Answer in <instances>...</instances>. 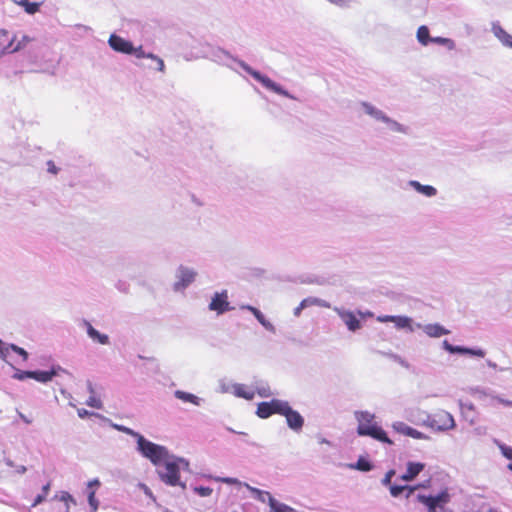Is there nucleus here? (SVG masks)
Listing matches in <instances>:
<instances>
[{
    "mask_svg": "<svg viewBox=\"0 0 512 512\" xmlns=\"http://www.w3.org/2000/svg\"><path fill=\"white\" fill-rule=\"evenodd\" d=\"M358 427L357 433L360 436H369L377 441L386 443L389 445L393 444V441L387 436L386 432L378 426L374 421V416L367 413L361 412L358 416Z\"/></svg>",
    "mask_w": 512,
    "mask_h": 512,
    "instance_id": "f257e3e1",
    "label": "nucleus"
},
{
    "mask_svg": "<svg viewBox=\"0 0 512 512\" xmlns=\"http://www.w3.org/2000/svg\"><path fill=\"white\" fill-rule=\"evenodd\" d=\"M137 445L141 454L156 466L161 465L163 460L169 455L164 446L148 441L143 436H139Z\"/></svg>",
    "mask_w": 512,
    "mask_h": 512,
    "instance_id": "f03ea898",
    "label": "nucleus"
},
{
    "mask_svg": "<svg viewBox=\"0 0 512 512\" xmlns=\"http://www.w3.org/2000/svg\"><path fill=\"white\" fill-rule=\"evenodd\" d=\"M180 463L188 465L183 459L168 455L162 462V464H164V470L159 471L161 480L170 486L178 485L180 480Z\"/></svg>",
    "mask_w": 512,
    "mask_h": 512,
    "instance_id": "7ed1b4c3",
    "label": "nucleus"
},
{
    "mask_svg": "<svg viewBox=\"0 0 512 512\" xmlns=\"http://www.w3.org/2000/svg\"><path fill=\"white\" fill-rule=\"evenodd\" d=\"M30 42L28 36H23L16 42V36L11 35L7 30L0 29V54L14 53L24 48Z\"/></svg>",
    "mask_w": 512,
    "mask_h": 512,
    "instance_id": "20e7f679",
    "label": "nucleus"
},
{
    "mask_svg": "<svg viewBox=\"0 0 512 512\" xmlns=\"http://www.w3.org/2000/svg\"><path fill=\"white\" fill-rule=\"evenodd\" d=\"M428 425L437 430H449L455 427L453 416L444 410H440L428 417Z\"/></svg>",
    "mask_w": 512,
    "mask_h": 512,
    "instance_id": "39448f33",
    "label": "nucleus"
},
{
    "mask_svg": "<svg viewBox=\"0 0 512 512\" xmlns=\"http://www.w3.org/2000/svg\"><path fill=\"white\" fill-rule=\"evenodd\" d=\"M287 401L272 399L269 402H261L257 406L256 414L262 419H266L273 414H282Z\"/></svg>",
    "mask_w": 512,
    "mask_h": 512,
    "instance_id": "423d86ee",
    "label": "nucleus"
},
{
    "mask_svg": "<svg viewBox=\"0 0 512 512\" xmlns=\"http://www.w3.org/2000/svg\"><path fill=\"white\" fill-rule=\"evenodd\" d=\"M417 500L428 508V512H436L438 507L442 508L450 501V495L444 490L436 496L418 495Z\"/></svg>",
    "mask_w": 512,
    "mask_h": 512,
    "instance_id": "0eeeda50",
    "label": "nucleus"
},
{
    "mask_svg": "<svg viewBox=\"0 0 512 512\" xmlns=\"http://www.w3.org/2000/svg\"><path fill=\"white\" fill-rule=\"evenodd\" d=\"M242 67L258 82H260L265 88L286 97H290L289 93L284 90L281 86L272 81L269 77L262 75L258 71L253 70L247 65H242Z\"/></svg>",
    "mask_w": 512,
    "mask_h": 512,
    "instance_id": "6e6552de",
    "label": "nucleus"
},
{
    "mask_svg": "<svg viewBox=\"0 0 512 512\" xmlns=\"http://www.w3.org/2000/svg\"><path fill=\"white\" fill-rule=\"evenodd\" d=\"M281 415L285 416L287 424L291 429L295 431H299L302 429L304 424L303 417L300 415L299 412L293 410L288 402H286V405Z\"/></svg>",
    "mask_w": 512,
    "mask_h": 512,
    "instance_id": "1a4fd4ad",
    "label": "nucleus"
},
{
    "mask_svg": "<svg viewBox=\"0 0 512 512\" xmlns=\"http://www.w3.org/2000/svg\"><path fill=\"white\" fill-rule=\"evenodd\" d=\"M209 309L212 311H216L217 314H223L226 311L232 310L233 308L230 306L228 302L227 291L215 293L209 304Z\"/></svg>",
    "mask_w": 512,
    "mask_h": 512,
    "instance_id": "9d476101",
    "label": "nucleus"
},
{
    "mask_svg": "<svg viewBox=\"0 0 512 512\" xmlns=\"http://www.w3.org/2000/svg\"><path fill=\"white\" fill-rule=\"evenodd\" d=\"M108 42L110 47L117 52L124 54L133 53V44L118 35L112 34Z\"/></svg>",
    "mask_w": 512,
    "mask_h": 512,
    "instance_id": "9b49d317",
    "label": "nucleus"
},
{
    "mask_svg": "<svg viewBox=\"0 0 512 512\" xmlns=\"http://www.w3.org/2000/svg\"><path fill=\"white\" fill-rule=\"evenodd\" d=\"M392 428L405 436H409L414 439H426L427 437L420 431L408 426L406 423L398 421L394 422Z\"/></svg>",
    "mask_w": 512,
    "mask_h": 512,
    "instance_id": "f8f14e48",
    "label": "nucleus"
},
{
    "mask_svg": "<svg viewBox=\"0 0 512 512\" xmlns=\"http://www.w3.org/2000/svg\"><path fill=\"white\" fill-rule=\"evenodd\" d=\"M425 465L420 462H408L406 472L401 476V479L408 482L412 481L424 469Z\"/></svg>",
    "mask_w": 512,
    "mask_h": 512,
    "instance_id": "ddd939ff",
    "label": "nucleus"
},
{
    "mask_svg": "<svg viewBox=\"0 0 512 512\" xmlns=\"http://www.w3.org/2000/svg\"><path fill=\"white\" fill-rule=\"evenodd\" d=\"M443 345H444V348L447 351H449L450 353H461V354L467 353V354L475 355L478 357H484V355H485L484 351L481 349L473 350V349L464 348V347H460V346H453L447 340H445L443 342Z\"/></svg>",
    "mask_w": 512,
    "mask_h": 512,
    "instance_id": "4468645a",
    "label": "nucleus"
},
{
    "mask_svg": "<svg viewBox=\"0 0 512 512\" xmlns=\"http://www.w3.org/2000/svg\"><path fill=\"white\" fill-rule=\"evenodd\" d=\"M268 497L270 512H297L294 508L277 501L269 492H265Z\"/></svg>",
    "mask_w": 512,
    "mask_h": 512,
    "instance_id": "2eb2a0df",
    "label": "nucleus"
},
{
    "mask_svg": "<svg viewBox=\"0 0 512 512\" xmlns=\"http://www.w3.org/2000/svg\"><path fill=\"white\" fill-rule=\"evenodd\" d=\"M492 31L494 35L503 43V45L512 48V36L506 32L499 24H493Z\"/></svg>",
    "mask_w": 512,
    "mask_h": 512,
    "instance_id": "dca6fc26",
    "label": "nucleus"
},
{
    "mask_svg": "<svg viewBox=\"0 0 512 512\" xmlns=\"http://www.w3.org/2000/svg\"><path fill=\"white\" fill-rule=\"evenodd\" d=\"M340 317L350 331H356L361 327L358 318L350 311L340 313Z\"/></svg>",
    "mask_w": 512,
    "mask_h": 512,
    "instance_id": "f3484780",
    "label": "nucleus"
},
{
    "mask_svg": "<svg viewBox=\"0 0 512 512\" xmlns=\"http://www.w3.org/2000/svg\"><path fill=\"white\" fill-rule=\"evenodd\" d=\"M196 273L188 268H180L179 270V282L177 286L186 287L192 283L195 279Z\"/></svg>",
    "mask_w": 512,
    "mask_h": 512,
    "instance_id": "a211bd4d",
    "label": "nucleus"
},
{
    "mask_svg": "<svg viewBox=\"0 0 512 512\" xmlns=\"http://www.w3.org/2000/svg\"><path fill=\"white\" fill-rule=\"evenodd\" d=\"M137 58H144V57H148V58H151L152 60H154L156 63H157V69L159 71H164V62L161 58L153 55V54H145V52L143 51L142 47H138V48H134L133 47V53Z\"/></svg>",
    "mask_w": 512,
    "mask_h": 512,
    "instance_id": "6ab92c4d",
    "label": "nucleus"
},
{
    "mask_svg": "<svg viewBox=\"0 0 512 512\" xmlns=\"http://www.w3.org/2000/svg\"><path fill=\"white\" fill-rule=\"evenodd\" d=\"M234 394L237 397L244 398L246 400H252L255 396V392L244 384L234 385Z\"/></svg>",
    "mask_w": 512,
    "mask_h": 512,
    "instance_id": "aec40b11",
    "label": "nucleus"
},
{
    "mask_svg": "<svg viewBox=\"0 0 512 512\" xmlns=\"http://www.w3.org/2000/svg\"><path fill=\"white\" fill-rule=\"evenodd\" d=\"M424 332L430 337H440L447 335L449 331L439 324H428L424 327Z\"/></svg>",
    "mask_w": 512,
    "mask_h": 512,
    "instance_id": "412c9836",
    "label": "nucleus"
},
{
    "mask_svg": "<svg viewBox=\"0 0 512 512\" xmlns=\"http://www.w3.org/2000/svg\"><path fill=\"white\" fill-rule=\"evenodd\" d=\"M417 489V486L409 487V486H399V485H390V493L393 497L400 496L403 492L406 493V498H409L414 491Z\"/></svg>",
    "mask_w": 512,
    "mask_h": 512,
    "instance_id": "4be33fe9",
    "label": "nucleus"
},
{
    "mask_svg": "<svg viewBox=\"0 0 512 512\" xmlns=\"http://www.w3.org/2000/svg\"><path fill=\"white\" fill-rule=\"evenodd\" d=\"M54 376V371H31V378L41 383L51 381Z\"/></svg>",
    "mask_w": 512,
    "mask_h": 512,
    "instance_id": "5701e85b",
    "label": "nucleus"
},
{
    "mask_svg": "<svg viewBox=\"0 0 512 512\" xmlns=\"http://www.w3.org/2000/svg\"><path fill=\"white\" fill-rule=\"evenodd\" d=\"M87 332L89 336L93 339L98 341L100 344H107L109 341V338L105 334H100L96 329H94L90 324L88 325Z\"/></svg>",
    "mask_w": 512,
    "mask_h": 512,
    "instance_id": "b1692460",
    "label": "nucleus"
},
{
    "mask_svg": "<svg viewBox=\"0 0 512 512\" xmlns=\"http://www.w3.org/2000/svg\"><path fill=\"white\" fill-rule=\"evenodd\" d=\"M417 39L423 45H427L429 43V41H431V38L429 35V29L427 26L422 25L418 28Z\"/></svg>",
    "mask_w": 512,
    "mask_h": 512,
    "instance_id": "393cba45",
    "label": "nucleus"
},
{
    "mask_svg": "<svg viewBox=\"0 0 512 512\" xmlns=\"http://www.w3.org/2000/svg\"><path fill=\"white\" fill-rule=\"evenodd\" d=\"M242 308L247 309L253 313V315L256 317V319L266 328L270 327L271 324L265 319L264 315L261 313L260 310L257 308L247 305L243 306Z\"/></svg>",
    "mask_w": 512,
    "mask_h": 512,
    "instance_id": "a878e982",
    "label": "nucleus"
},
{
    "mask_svg": "<svg viewBox=\"0 0 512 512\" xmlns=\"http://www.w3.org/2000/svg\"><path fill=\"white\" fill-rule=\"evenodd\" d=\"M412 185L424 195L431 197L436 195V189L430 185H421L419 182H412Z\"/></svg>",
    "mask_w": 512,
    "mask_h": 512,
    "instance_id": "bb28decb",
    "label": "nucleus"
},
{
    "mask_svg": "<svg viewBox=\"0 0 512 512\" xmlns=\"http://www.w3.org/2000/svg\"><path fill=\"white\" fill-rule=\"evenodd\" d=\"M393 323L399 329L408 328L412 330L411 319L406 316H394Z\"/></svg>",
    "mask_w": 512,
    "mask_h": 512,
    "instance_id": "cd10ccee",
    "label": "nucleus"
},
{
    "mask_svg": "<svg viewBox=\"0 0 512 512\" xmlns=\"http://www.w3.org/2000/svg\"><path fill=\"white\" fill-rule=\"evenodd\" d=\"M175 396L178 398V399H181L185 402H190V403H193V404H198V398L197 396L191 394V393H187V392H184V391H180V390H177L175 392Z\"/></svg>",
    "mask_w": 512,
    "mask_h": 512,
    "instance_id": "c85d7f7f",
    "label": "nucleus"
},
{
    "mask_svg": "<svg viewBox=\"0 0 512 512\" xmlns=\"http://www.w3.org/2000/svg\"><path fill=\"white\" fill-rule=\"evenodd\" d=\"M20 4L24 7L25 11L28 14L36 13L39 10V7H40L39 3L29 2L28 0H23V1H21Z\"/></svg>",
    "mask_w": 512,
    "mask_h": 512,
    "instance_id": "c756f323",
    "label": "nucleus"
},
{
    "mask_svg": "<svg viewBox=\"0 0 512 512\" xmlns=\"http://www.w3.org/2000/svg\"><path fill=\"white\" fill-rule=\"evenodd\" d=\"M9 347V351H13L15 353H17L19 356L22 357L23 361H27L28 359V353L21 347L17 346V345H14V344H10L8 345Z\"/></svg>",
    "mask_w": 512,
    "mask_h": 512,
    "instance_id": "7c9ffc66",
    "label": "nucleus"
},
{
    "mask_svg": "<svg viewBox=\"0 0 512 512\" xmlns=\"http://www.w3.org/2000/svg\"><path fill=\"white\" fill-rule=\"evenodd\" d=\"M356 468L360 471H370L372 469V465L368 461L360 458L357 461Z\"/></svg>",
    "mask_w": 512,
    "mask_h": 512,
    "instance_id": "2f4dec72",
    "label": "nucleus"
},
{
    "mask_svg": "<svg viewBox=\"0 0 512 512\" xmlns=\"http://www.w3.org/2000/svg\"><path fill=\"white\" fill-rule=\"evenodd\" d=\"M88 502L92 508V511L95 512L98 509V500L95 498V491H91L88 495Z\"/></svg>",
    "mask_w": 512,
    "mask_h": 512,
    "instance_id": "473e14b6",
    "label": "nucleus"
},
{
    "mask_svg": "<svg viewBox=\"0 0 512 512\" xmlns=\"http://www.w3.org/2000/svg\"><path fill=\"white\" fill-rule=\"evenodd\" d=\"M0 357L4 361H7L8 357H9V347H8V345H4V343L2 342L1 339H0Z\"/></svg>",
    "mask_w": 512,
    "mask_h": 512,
    "instance_id": "72a5a7b5",
    "label": "nucleus"
},
{
    "mask_svg": "<svg viewBox=\"0 0 512 512\" xmlns=\"http://www.w3.org/2000/svg\"><path fill=\"white\" fill-rule=\"evenodd\" d=\"M86 404L90 407L97 409H100L102 407L101 401L94 396L89 397V399L86 401Z\"/></svg>",
    "mask_w": 512,
    "mask_h": 512,
    "instance_id": "f704fd0d",
    "label": "nucleus"
},
{
    "mask_svg": "<svg viewBox=\"0 0 512 512\" xmlns=\"http://www.w3.org/2000/svg\"><path fill=\"white\" fill-rule=\"evenodd\" d=\"M116 428L121 431V432H124L128 435H131L135 438H137V440L139 439V436H142L141 434H139L138 432H135L133 431L132 429L128 428V427H125V426H116Z\"/></svg>",
    "mask_w": 512,
    "mask_h": 512,
    "instance_id": "c9c22d12",
    "label": "nucleus"
},
{
    "mask_svg": "<svg viewBox=\"0 0 512 512\" xmlns=\"http://www.w3.org/2000/svg\"><path fill=\"white\" fill-rule=\"evenodd\" d=\"M13 377L17 380H25L31 378V371L17 370Z\"/></svg>",
    "mask_w": 512,
    "mask_h": 512,
    "instance_id": "e433bc0d",
    "label": "nucleus"
},
{
    "mask_svg": "<svg viewBox=\"0 0 512 512\" xmlns=\"http://www.w3.org/2000/svg\"><path fill=\"white\" fill-rule=\"evenodd\" d=\"M500 450L504 457H506L509 460H512V447L500 445Z\"/></svg>",
    "mask_w": 512,
    "mask_h": 512,
    "instance_id": "4c0bfd02",
    "label": "nucleus"
},
{
    "mask_svg": "<svg viewBox=\"0 0 512 512\" xmlns=\"http://www.w3.org/2000/svg\"><path fill=\"white\" fill-rule=\"evenodd\" d=\"M395 475V471L394 470H389L385 477L383 478L382 480V484L385 485V486H390L391 485V480H392V477Z\"/></svg>",
    "mask_w": 512,
    "mask_h": 512,
    "instance_id": "58836bf2",
    "label": "nucleus"
},
{
    "mask_svg": "<svg viewBox=\"0 0 512 512\" xmlns=\"http://www.w3.org/2000/svg\"><path fill=\"white\" fill-rule=\"evenodd\" d=\"M431 41L439 43V44H448L450 47H452L454 45L453 41L448 38L436 37V38H431Z\"/></svg>",
    "mask_w": 512,
    "mask_h": 512,
    "instance_id": "ea45409f",
    "label": "nucleus"
},
{
    "mask_svg": "<svg viewBox=\"0 0 512 512\" xmlns=\"http://www.w3.org/2000/svg\"><path fill=\"white\" fill-rule=\"evenodd\" d=\"M197 491L201 496H209L212 493V489L209 487H200Z\"/></svg>",
    "mask_w": 512,
    "mask_h": 512,
    "instance_id": "a19ab883",
    "label": "nucleus"
},
{
    "mask_svg": "<svg viewBox=\"0 0 512 512\" xmlns=\"http://www.w3.org/2000/svg\"><path fill=\"white\" fill-rule=\"evenodd\" d=\"M47 166H48V171L52 174H57L58 172V168L56 167L55 163L53 161H48L47 162Z\"/></svg>",
    "mask_w": 512,
    "mask_h": 512,
    "instance_id": "79ce46f5",
    "label": "nucleus"
},
{
    "mask_svg": "<svg viewBox=\"0 0 512 512\" xmlns=\"http://www.w3.org/2000/svg\"><path fill=\"white\" fill-rule=\"evenodd\" d=\"M45 498L46 496L43 493L39 494L32 503V507H35L38 504L42 503L45 500Z\"/></svg>",
    "mask_w": 512,
    "mask_h": 512,
    "instance_id": "37998d69",
    "label": "nucleus"
},
{
    "mask_svg": "<svg viewBox=\"0 0 512 512\" xmlns=\"http://www.w3.org/2000/svg\"><path fill=\"white\" fill-rule=\"evenodd\" d=\"M258 394H259L261 397H269V396L271 395L270 388H269V387H267V388L259 389V390H258Z\"/></svg>",
    "mask_w": 512,
    "mask_h": 512,
    "instance_id": "c03bdc74",
    "label": "nucleus"
},
{
    "mask_svg": "<svg viewBox=\"0 0 512 512\" xmlns=\"http://www.w3.org/2000/svg\"><path fill=\"white\" fill-rule=\"evenodd\" d=\"M394 316L391 315H385V316H379L378 321L380 322H393Z\"/></svg>",
    "mask_w": 512,
    "mask_h": 512,
    "instance_id": "a18cd8bd",
    "label": "nucleus"
},
{
    "mask_svg": "<svg viewBox=\"0 0 512 512\" xmlns=\"http://www.w3.org/2000/svg\"><path fill=\"white\" fill-rule=\"evenodd\" d=\"M18 414H19V417L22 419V421L25 422L26 424H31L33 422L32 417H28L21 412H18Z\"/></svg>",
    "mask_w": 512,
    "mask_h": 512,
    "instance_id": "49530a36",
    "label": "nucleus"
},
{
    "mask_svg": "<svg viewBox=\"0 0 512 512\" xmlns=\"http://www.w3.org/2000/svg\"><path fill=\"white\" fill-rule=\"evenodd\" d=\"M77 413H78V416L80 418H85V417L91 415V413L89 411H87L86 409H83V408L82 409H78Z\"/></svg>",
    "mask_w": 512,
    "mask_h": 512,
    "instance_id": "de8ad7c7",
    "label": "nucleus"
},
{
    "mask_svg": "<svg viewBox=\"0 0 512 512\" xmlns=\"http://www.w3.org/2000/svg\"><path fill=\"white\" fill-rule=\"evenodd\" d=\"M49 490H50V483H47L46 485L43 486L42 493L47 497Z\"/></svg>",
    "mask_w": 512,
    "mask_h": 512,
    "instance_id": "09e8293b",
    "label": "nucleus"
},
{
    "mask_svg": "<svg viewBox=\"0 0 512 512\" xmlns=\"http://www.w3.org/2000/svg\"><path fill=\"white\" fill-rule=\"evenodd\" d=\"M331 3L333 4H336V5H344L346 3V0H329Z\"/></svg>",
    "mask_w": 512,
    "mask_h": 512,
    "instance_id": "8fccbe9b",
    "label": "nucleus"
},
{
    "mask_svg": "<svg viewBox=\"0 0 512 512\" xmlns=\"http://www.w3.org/2000/svg\"><path fill=\"white\" fill-rule=\"evenodd\" d=\"M99 484L100 483H99L98 480H93V481L89 482V486H92V485H97L98 486Z\"/></svg>",
    "mask_w": 512,
    "mask_h": 512,
    "instance_id": "3c124183",
    "label": "nucleus"
},
{
    "mask_svg": "<svg viewBox=\"0 0 512 512\" xmlns=\"http://www.w3.org/2000/svg\"><path fill=\"white\" fill-rule=\"evenodd\" d=\"M301 310H302V309L300 308V306H299V307H297V308L295 309L294 314L298 316V315L300 314V311H301Z\"/></svg>",
    "mask_w": 512,
    "mask_h": 512,
    "instance_id": "603ef678",
    "label": "nucleus"
},
{
    "mask_svg": "<svg viewBox=\"0 0 512 512\" xmlns=\"http://www.w3.org/2000/svg\"><path fill=\"white\" fill-rule=\"evenodd\" d=\"M299 306L301 309H303L306 306V300H303Z\"/></svg>",
    "mask_w": 512,
    "mask_h": 512,
    "instance_id": "864d4df0",
    "label": "nucleus"
},
{
    "mask_svg": "<svg viewBox=\"0 0 512 512\" xmlns=\"http://www.w3.org/2000/svg\"><path fill=\"white\" fill-rule=\"evenodd\" d=\"M508 469L512 471V459L510 460V463L508 464Z\"/></svg>",
    "mask_w": 512,
    "mask_h": 512,
    "instance_id": "5fc2aeb1",
    "label": "nucleus"
},
{
    "mask_svg": "<svg viewBox=\"0 0 512 512\" xmlns=\"http://www.w3.org/2000/svg\"><path fill=\"white\" fill-rule=\"evenodd\" d=\"M225 482H227V483H233V482H234V480H233V479H229V478H228V479H225Z\"/></svg>",
    "mask_w": 512,
    "mask_h": 512,
    "instance_id": "6e6d98bb",
    "label": "nucleus"
},
{
    "mask_svg": "<svg viewBox=\"0 0 512 512\" xmlns=\"http://www.w3.org/2000/svg\"><path fill=\"white\" fill-rule=\"evenodd\" d=\"M62 498H63V499L71 498V496H70V494H68V493H67V494H66V495H64Z\"/></svg>",
    "mask_w": 512,
    "mask_h": 512,
    "instance_id": "4d7b16f0",
    "label": "nucleus"
},
{
    "mask_svg": "<svg viewBox=\"0 0 512 512\" xmlns=\"http://www.w3.org/2000/svg\"><path fill=\"white\" fill-rule=\"evenodd\" d=\"M255 491L260 495H264V492H261L260 490L255 489Z\"/></svg>",
    "mask_w": 512,
    "mask_h": 512,
    "instance_id": "13d9d810",
    "label": "nucleus"
},
{
    "mask_svg": "<svg viewBox=\"0 0 512 512\" xmlns=\"http://www.w3.org/2000/svg\"><path fill=\"white\" fill-rule=\"evenodd\" d=\"M368 113H369V114H373V109H372V108H369V109H368Z\"/></svg>",
    "mask_w": 512,
    "mask_h": 512,
    "instance_id": "bf43d9fd",
    "label": "nucleus"
},
{
    "mask_svg": "<svg viewBox=\"0 0 512 512\" xmlns=\"http://www.w3.org/2000/svg\"><path fill=\"white\" fill-rule=\"evenodd\" d=\"M21 472H25L26 471V468L24 466L21 467Z\"/></svg>",
    "mask_w": 512,
    "mask_h": 512,
    "instance_id": "052dcab7",
    "label": "nucleus"
}]
</instances>
